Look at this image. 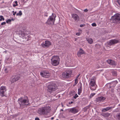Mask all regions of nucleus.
I'll return each instance as SVG.
<instances>
[{
    "label": "nucleus",
    "mask_w": 120,
    "mask_h": 120,
    "mask_svg": "<svg viewBox=\"0 0 120 120\" xmlns=\"http://www.w3.org/2000/svg\"><path fill=\"white\" fill-rule=\"evenodd\" d=\"M18 102L20 106L27 105L29 104V100L26 96L19 98L18 100Z\"/></svg>",
    "instance_id": "nucleus-1"
},
{
    "label": "nucleus",
    "mask_w": 120,
    "mask_h": 120,
    "mask_svg": "<svg viewBox=\"0 0 120 120\" xmlns=\"http://www.w3.org/2000/svg\"><path fill=\"white\" fill-rule=\"evenodd\" d=\"M6 91H0V95L3 97L5 96L6 94L5 92Z\"/></svg>",
    "instance_id": "nucleus-24"
},
{
    "label": "nucleus",
    "mask_w": 120,
    "mask_h": 120,
    "mask_svg": "<svg viewBox=\"0 0 120 120\" xmlns=\"http://www.w3.org/2000/svg\"><path fill=\"white\" fill-rule=\"evenodd\" d=\"M6 24V22H3L1 23V25H4Z\"/></svg>",
    "instance_id": "nucleus-38"
},
{
    "label": "nucleus",
    "mask_w": 120,
    "mask_h": 120,
    "mask_svg": "<svg viewBox=\"0 0 120 120\" xmlns=\"http://www.w3.org/2000/svg\"><path fill=\"white\" fill-rule=\"evenodd\" d=\"M72 71L69 70L63 72L60 75V77L62 78H67L70 77L72 73Z\"/></svg>",
    "instance_id": "nucleus-5"
},
{
    "label": "nucleus",
    "mask_w": 120,
    "mask_h": 120,
    "mask_svg": "<svg viewBox=\"0 0 120 120\" xmlns=\"http://www.w3.org/2000/svg\"><path fill=\"white\" fill-rule=\"evenodd\" d=\"M84 53V50L80 48L79 51L77 52V55L78 57H80L81 55L83 54Z\"/></svg>",
    "instance_id": "nucleus-17"
},
{
    "label": "nucleus",
    "mask_w": 120,
    "mask_h": 120,
    "mask_svg": "<svg viewBox=\"0 0 120 120\" xmlns=\"http://www.w3.org/2000/svg\"><path fill=\"white\" fill-rule=\"evenodd\" d=\"M78 79H75V82L74 84L73 85V86H75L76 84L78 82Z\"/></svg>",
    "instance_id": "nucleus-29"
},
{
    "label": "nucleus",
    "mask_w": 120,
    "mask_h": 120,
    "mask_svg": "<svg viewBox=\"0 0 120 120\" xmlns=\"http://www.w3.org/2000/svg\"><path fill=\"white\" fill-rule=\"evenodd\" d=\"M68 111L69 112L74 114L77 113L78 112V110L75 107H74L69 109H68Z\"/></svg>",
    "instance_id": "nucleus-13"
},
{
    "label": "nucleus",
    "mask_w": 120,
    "mask_h": 120,
    "mask_svg": "<svg viewBox=\"0 0 120 120\" xmlns=\"http://www.w3.org/2000/svg\"><path fill=\"white\" fill-rule=\"evenodd\" d=\"M90 89L93 90H95L96 89V79L95 78L91 79L89 83Z\"/></svg>",
    "instance_id": "nucleus-6"
},
{
    "label": "nucleus",
    "mask_w": 120,
    "mask_h": 120,
    "mask_svg": "<svg viewBox=\"0 0 120 120\" xmlns=\"http://www.w3.org/2000/svg\"><path fill=\"white\" fill-rule=\"evenodd\" d=\"M116 116L119 120H120V113L117 114Z\"/></svg>",
    "instance_id": "nucleus-30"
},
{
    "label": "nucleus",
    "mask_w": 120,
    "mask_h": 120,
    "mask_svg": "<svg viewBox=\"0 0 120 120\" xmlns=\"http://www.w3.org/2000/svg\"><path fill=\"white\" fill-rule=\"evenodd\" d=\"M85 25V24H81L80 25V26L81 27H82L83 26H84Z\"/></svg>",
    "instance_id": "nucleus-43"
},
{
    "label": "nucleus",
    "mask_w": 120,
    "mask_h": 120,
    "mask_svg": "<svg viewBox=\"0 0 120 120\" xmlns=\"http://www.w3.org/2000/svg\"><path fill=\"white\" fill-rule=\"evenodd\" d=\"M111 20L113 23H120V14L117 13L114 15L112 17Z\"/></svg>",
    "instance_id": "nucleus-3"
},
{
    "label": "nucleus",
    "mask_w": 120,
    "mask_h": 120,
    "mask_svg": "<svg viewBox=\"0 0 120 120\" xmlns=\"http://www.w3.org/2000/svg\"><path fill=\"white\" fill-rule=\"evenodd\" d=\"M117 2L120 6V0H118L117 1Z\"/></svg>",
    "instance_id": "nucleus-41"
},
{
    "label": "nucleus",
    "mask_w": 120,
    "mask_h": 120,
    "mask_svg": "<svg viewBox=\"0 0 120 120\" xmlns=\"http://www.w3.org/2000/svg\"><path fill=\"white\" fill-rule=\"evenodd\" d=\"M15 3L16 4V5H18L17 1H15Z\"/></svg>",
    "instance_id": "nucleus-44"
},
{
    "label": "nucleus",
    "mask_w": 120,
    "mask_h": 120,
    "mask_svg": "<svg viewBox=\"0 0 120 120\" xmlns=\"http://www.w3.org/2000/svg\"><path fill=\"white\" fill-rule=\"evenodd\" d=\"M78 97V96L77 95V94H76L74 96V98L76 99L77 97Z\"/></svg>",
    "instance_id": "nucleus-34"
},
{
    "label": "nucleus",
    "mask_w": 120,
    "mask_h": 120,
    "mask_svg": "<svg viewBox=\"0 0 120 120\" xmlns=\"http://www.w3.org/2000/svg\"><path fill=\"white\" fill-rule=\"evenodd\" d=\"M76 34L77 35L79 36L80 34L79 33H76Z\"/></svg>",
    "instance_id": "nucleus-40"
},
{
    "label": "nucleus",
    "mask_w": 120,
    "mask_h": 120,
    "mask_svg": "<svg viewBox=\"0 0 120 120\" xmlns=\"http://www.w3.org/2000/svg\"><path fill=\"white\" fill-rule=\"evenodd\" d=\"M20 78L17 76H13L11 79V81L12 83H14L20 79Z\"/></svg>",
    "instance_id": "nucleus-12"
},
{
    "label": "nucleus",
    "mask_w": 120,
    "mask_h": 120,
    "mask_svg": "<svg viewBox=\"0 0 120 120\" xmlns=\"http://www.w3.org/2000/svg\"><path fill=\"white\" fill-rule=\"evenodd\" d=\"M114 106L112 107H109L106 108L102 109V112H105L108 110L114 108Z\"/></svg>",
    "instance_id": "nucleus-18"
},
{
    "label": "nucleus",
    "mask_w": 120,
    "mask_h": 120,
    "mask_svg": "<svg viewBox=\"0 0 120 120\" xmlns=\"http://www.w3.org/2000/svg\"><path fill=\"white\" fill-rule=\"evenodd\" d=\"M70 120H73V119H70Z\"/></svg>",
    "instance_id": "nucleus-55"
},
{
    "label": "nucleus",
    "mask_w": 120,
    "mask_h": 120,
    "mask_svg": "<svg viewBox=\"0 0 120 120\" xmlns=\"http://www.w3.org/2000/svg\"><path fill=\"white\" fill-rule=\"evenodd\" d=\"M51 44V42L48 41H45V42L42 43L41 44L42 46L44 47H48Z\"/></svg>",
    "instance_id": "nucleus-11"
},
{
    "label": "nucleus",
    "mask_w": 120,
    "mask_h": 120,
    "mask_svg": "<svg viewBox=\"0 0 120 120\" xmlns=\"http://www.w3.org/2000/svg\"><path fill=\"white\" fill-rule=\"evenodd\" d=\"M111 73H112V75L113 76H117V73L116 71L113 70H112L111 71Z\"/></svg>",
    "instance_id": "nucleus-25"
},
{
    "label": "nucleus",
    "mask_w": 120,
    "mask_h": 120,
    "mask_svg": "<svg viewBox=\"0 0 120 120\" xmlns=\"http://www.w3.org/2000/svg\"><path fill=\"white\" fill-rule=\"evenodd\" d=\"M61 105H62V107L64 106L63 105L62 103H61Z\"/></svg>",
    "instance_id": "nucleus-49"
},
{
    "label": "nucleus",
    "mask_w": 120,
    "mask_h": 120,
    "mask_svg": "<svg viewBox=\"0 0 120 120\" xmlns=\"http://www.w3.org/2000/svg\"><path fill=\"white\" fill-rule=\"evenodd\" d=\"M47 14H48L47 13L45 12L44 13V15L45 16L47 17L48 16Z\"/></svg>",
    "instance_id": "nucleus-39"
},
{
    "label": "nucleus",
    "mask_w": 120,
    "mask_h": 120,
    "mask_svg": "<svg viewBox=\"0 0 120 120\" xmlns=\"http://www.w3.org/2000/svg\"><path fill=\"white\" fill-rule=\"evenodd\" d=\"M12 20H13V19H12Z\"/></svg>",
    "instance_id": "nucleus-56"
},
{
    "label": "nucleus",
    "mask_w": 120,
    "mask_h": 120,
    "mask_svg": "<svg viewBox=\"0 0 120 120\" xmlns=\"http://www.w3.org/2000/svg\"><path fill=\"white\" fill-rule=\"evenodd\" d=\"M52 64L54 66H56L59 64V57L58 56H53L51 59Z\"/></svg>",
    "instance_id": "nucleus-7"
},
{
    "label": "nucleus",
    "mask_w": 120,
    "mask_h": 120,
    "mask_svg": "<svg viewBox=\"0 0 120 120\" xmlns=\"http://www.w3.org/2000/svg\"><path fill=\"white\" fill-rule=\"evenodd\" d=\"M88 11V10L87 9H85L84 11L85 12H87Z\"/></svg>",
    "instance_id": "nucleus-47"
},
{
    "label": "nucleus",
    "mask_w": 120,
    "mask_h": 120,
    "mask_svg": "<svg viewBox=\"0 0 120 120\" xmlns=\"http://www.w3.org/2000/svg\"><path fill=\"white\" fill-rule=\"evenodd\" d=\"M80 86L79 88H78V94L79 95H80V93H81L82 92V87L81 83Z\"/></svg>",
    "instance_id": "nucleus-22"
},
{
    "label": "nucleus",
    "mask_w": 120,
    "mask_h": 120,
    "mask_svg": "<svg viewBox=\"0 0 120 120\" xmlns=\"http://www.w3.org/2000/svg\"><path fill=\"white\" fill-rule=\"evenodd\" d=\"M56 16V15L55 14L52 13V15L49 17L46 22V24L47 25H49L50 26L53 25Z\"/></svg>",
    "instance_id": "nucleus-2"
},
{
    "label": "nucleus",
    "mask_w": 120,
    "mask_h": 120,
    "mask_svg": "<svg viewBox=\"0 0 120 120\" xmlns=\"http://www.w3.org/2000/svg\"><path fill=\"white\" fill-rule=\"evenodd\" d=\"M9 60L10 62H8V63H10L11 61V59H7V60L6 61L7 62Z\"/></svg>",
    "instance_id": "nucleus-36"
},
{
    "label": "nucleus",
    "mask_w": 120,
    "mask_h": 120,
    "mask_svg": "<svg viewBox=\"0 0 120 120\" xmlns=\"http://www.w3.org/2000/svg\"><path fill=\"white\" fill-rule=\"evenodd\" d=\"M95 94V93L91 94L90 96L91 97H92L93 96H94Z\"/></svg>",
    "instance_id": "nucleus-42"
},
{
    "label": "nucleus",
    "mask_w": 120,
    "mask_h": 120,
    "mask_svg": "<svg viewBox=\"0 0 120 120\" xmlns=\"http://www.w3.org/2000/svg\"><path fill=\"white\" fill-rule=\"evenodd\" d=\"M72 17L75 20L76 22H77L79 20V18L78 15L75 14H73L71 15Z\"/></svg>",
    "instance_id": "nucleus-14"
},
{
    "label": "nucleus",
    "mask_w": 120,
    "mask_h": 120,
    "mask_svg": "<svg viewBox=\"0 0 120 120\" xmlns=\"http://www.w3.org/2000/svg\"><path fill=\"white\" fill-rule=\"evenodd\" d=\"M58 120V119H57V120Z\"/></svg>",
    "instance_id": "nucleus-57"
},
{
    "label": "nucleus",
    "mask_w": 120,
    "mask_h": 120,
    "mask_svg": "<svg viewBox=\"0 0 120 120\" xmlns=\"http://www.w3.org/2000/svg\"><path fill=\"white\" fill-rule=\"evenodd\" d=\"M22 15V12L21 11H19V13H17L16 15L17 16H21Z\"/></svg>",
    "instance_id": "nucleus-28"
},
{
    "label": "nucleus",
    "mask_w": 120,
    "mask_h": 120,
    "mask_svg": "<svg viewBox=\"0 0 120 120\" xmlns=\"http://www.w3.org/2000/svg\"><path fill=\"white\" fill-rule=\"evenodd\" d=\"M38 113L41 115H44L42 107H41L38 109Z\"/></svg>",
    "instance_id": "nucleus-20"
},
{
    "label": "nucleus",
    "mask_w": 120,
    "mask_h": 120,
    "mask_svg": "<svg viewBox=\"0 0 120 120\" xmlns=\"http://www.w3.org/2000/svg\"><path fill=\"white\" fill-rule=\"evenodd\" d=\"M11 20L10 19H8L6 21V23H8L9 22H11Z\"/></svg>",
    "instance_id": "nucleus-33"
},
{
    "label": "nucleus",
    "mask_w": 120,
    "mask_h": 120,
    "mask_svg": "<svg viewBox=\"0 0 120 120\" xmlns=\"http://www.w3.org/2000/svg\"><path fill=\"white\" fill-rule=\"evenodd\" d=\"M25 1V0H23V2H24Z\"/></svg>",
    "instance_id": "nucleus-54"
},
{
    "label": "nucleus",
    "mask_w": 120,
    "mask_h": 120,
    "mask_svg": "<svg viewBox=\"0 0 120 120\" xmlns=\"http://www.w3.org/2000/svg\"><path fill=\"white\" fill-rule=\"evenodd\" d=\"M57 86L55 83H52L48 86L47 90L50 94H51L57 89Z\"/></svg>",
    "instance_id": "nucleus-4"
},
{
    "label": "nucleus",
    "mask_w": 120,
    "mask_h": 120,
    "mask_svg": "<svg viewBox=\"0 0 120 120\" xmlns=\"http://www.w3.org/2000/svg\"><path fill=\"white\" fill-rule=\"evenodd\" d=\"M117 83V81H115L114 82H112V83L111 84V85H112V84H114L115 83V84H116Z\"/></svg>",
    "instance_id": "nucleus-32"
},
{
    "label": "nucleus",
    "mask_w": 120,
    "mask_h": 120,
    "mask_svg": "<svg viewBox=\"0 0 120 120\" xmlns=\"http://www.w3.org/2000/svg\"><path fill=\"white\" fill-rule=\"evenodd\" d=\"M105 99V98L103 96L100 97L96 98V102H100L101 101H103Z\"/></svg>",
    "instance_id": "nucleus-15"
},
{
    "label": "nucleus",
    "mask_w": 120,
    "mask_h": 120,
    "mask_svg": "<svg viewBox=\"0 0 120 120\" xmlns=\"http://www.w3.org/2000/svg\"><path fill=\"white\" fill-rule=\"evenodd\" d=\"M60 111H63V109H61L60 110Z\"/></svg>",
    "instance_id": "nucleus-51"
},
{
    "label": "nucleus",
    "mask_w": 120,
    "mask_h": 120,
    "mask_svg": "<svg viewBox=\"0 0 120 120\" xmlns=\"http://www.w3.org/2000/svg\"><path fill=\"white\" fill-rule=\"evenodd\" d=\"M40 74L42 76L45 78H49L50 77V73L47 71H43L41 72Z\"/></svg>",
    "instance_id": "nucleus-9"
},
{
    "label": "nucleus",
    "mask_w": 120,
    "mask_h": 120,
    "mask_svg": "<svg viewBox=\"0 0 120 120\" xmlns=\"http://www.w3.org/2000/svg\"><path fill=\"white\" fill-rule=\"evenodd\" d=\"M119 42V41L118 40L116 39H112L109 41L108 44L109 45H111L115 44Z\"/></svg>",
    "instance_id": "nucleus-10"
},
{
    "label": "nucleus",
    "mask_w": 120,
    "mask_h": 120,
    "mask_svg": "<svg viewBox=\"0 0 120 120\" xmlns=\"http://www.w3.org/2000/svg\"><path fill=\"white\" fill-rule=\"evenodd\" d=\"M0 91H6V87L4 86H1L0 88Z\"/></svg>",
    "instance_id": "nucleus-26"
},
{
    "label": "nucleus",
    "mask_w": 120,
    "mask_h": 120,
    "mask_svg": "<svg viewBox=\"0 0 120 120\" xmlns=\"http://www.w3.org/2000/svg\"><path fill=\"white\" fill-rule=\"evenodd\" d=\"M73 103V102L72 101H71V102L70 103H69V104H72Z\"/></svg>",
    "instance_id": "nucleus-50"
},
{
    "label": "nucleus",
    "mask_w": 120,
    "mask_h": 120,
    "mask_svg": "<svg viewBox=\"0 0 120 120\" xmlns=\"http://www.w3.org/2000/svg\"><path fill=\"white\" fill-rule=\"evenodd\" d=\"M107 62L110 65H116L114 61L111 60H107Z\"/></svg>",
    "instance_id": "nucleus-19"
},
{
    "label": "nucleus",
    "mask_w": 120,
    "mask_h": 120,
    "mask_svg": "<svg viewBox=\"0 0 120 120\" xmlns=\"http://www.w3.org/2000/svg\"><path fill=\"white\" fill-rule=\"evenodd\" d=\"M86 40L90 44H91L93 42V40L91 38H86Z\"/></svg>",
    "instance_id": "nucleus-23"
},
{
    "label": "nucleus",
    "mask_w": 120,
    "mask_h": 120,
    "mask_svg": "<svg viewBox=\"0 0 120 120\" xmlns=\"http://www.w3.org/2000/svg\"><path fill=\"white\" fill-rule=\"evenodd\" d=\"M111 91H112V92H113V90H111Z\"/></svg>",
    "instance_id": "nucleus-52"
},
{
    "label": "nucleus",
    "mask_w": 120,
    "mask_h": 120,
    "mask_svg": "<svg viewBox=\"0 0 120 120\" xmlns=\"http://www.w3.org/2000/svg\"><path fill=\"white\" fill-rule=\"evenodd\" d=\"M26 31L24 30H20L19 34L20 37H23L26 35Z\"/></svg>",
    "instance_id": "nucleus-16"
},
{
    "label": "nucleus",
    "mask_w": 120,
    "mask_h": 120,
    "mask_svg": "<svg viewBox=\"0 0 120 120\" xmlns=\"http://www.w3.org/2000/svg\"><path fill=\"white\" fill-rule=\"evenodd\" d=\"M80 75V74H79V75L77 76L76 77V79H78V78L79 76V75Z\"/></svg>",
    "instance_id": "nucleus-45"
},
{
    "label": "nucleus",
    "mask_w": 120,
    "mask_h": 120,
    "mask_svg": "<svg viewBox=\"0 0 120 120\" xmlns=\"http://www.w3.org/2000/svg\"><path fill=\"white\" fill-rule=\"evenodd\" d=\"M43 110L44 112V115H48V113H49L51 110L50 107L49 106H45L42 107Z\"/></svg>",
    "instance_id": "nucleus-8"
},
{
    "label": "nucleus",
    "mask_w": 120,
    "mask_h": 120,
    "mask_svg": "<svg viewBox=\"0 0 120 120\" xmlns=\"http://www.w3.org/2000/svg\"><path fill=\"white\" fill-rule=\"evenodd\" d=\"M17 6V5H16V4H13V6L14 7H15V6Z\"/></svg>",
    "instance_id": "nucleus-48"
},
{
    "label": "nucleus",
    "mask_w": 120,
    "mask_h": 120,
    "mask_svg": "<svg viewBox=\"0 0 120 120\" xmlns=\"http://www.w3.org/2000/svg\"><path fill=\"white\" fill-rule=\"evenodd\" d=\"M53 118H54L53 117H52V118H51V119L52 120V119H53Z\"/></svg>",
    "instance_id": "nucleus-53"
},
{
    "label": "nucleus",
    "mask_w": 120,
    "mask_h": 120,
    "mask_svg": "<svg viewBox=\"0 0 120 120\" xmlns=\"http://www.w3.org/2000/svg\"><path fill=\"white\" fill-rule=\"evenodd\" d=\"M92 26H97V25L95 23H94L92 24Z\"/></svg>",
    "instance_id": "nucleus-35"
},
{
    "label": "nucleus",
    "mask_w": 120,
    "mask_h": 120,
    "mask_svg": "<svg viewBox=\"0 0 120 120\" xmlns=\"http://www.w3.org/2000/svg\"><path fill=\"white\" fill-rule=\"evenodd\" d=\"M12 12L13 13V15H15V14L16 13V12H14V11H12Z\"/></svg>",
    "instance_id": "nucleus-37"
},
{
    "label": "nucleus",
    "mask_w": 120,
    "mask_h": 120,
    "mask_svg": "<svg viewBox=\"0 0 120 120\" xmlns=\"http://www.w3.org/2000/svg\"><path fill=\"white\" fill-rule=\"evenodd\" d=\"M26 41H28L29 40H30L31 39V38L30 35H28L27 36H25L24 37Z\"/></svg>",
    "instance_id": "nucleus-27"
},
{
    "label": "nucleus",
    "mask_w": 120,
    "mask_h": 120,
    "mask_svg": "<svg viewBox=\"0 0 120 120\" xmlns=\"http://www.w3.org/2000/svg\"><path fill=\"white\" fill-rule=\"evenodd\" d=\"M35 120H40V119L38 118H35Z\"/></svg>",
    "instance_id": "nucleus-46"
},
{
    "label": "nucleus",
    "mask_w": 120,
    "mask_h": 120,
    "mask_svg": "<svg viewBox=\"0 0 120 120\" xmlns=\"http://www.w3.org/2000/svg\"><path fill=\"white\" fill-rule=\"evenodd\" d=\"M0 21H2V20L4 21L5 19L3 17V16L2 15H1L0 16Z\"/></svg>",
    "instance_id": "nucleus-31"
},
{
    "label": "nucleus",
    "mask_w": 120,
    "mask_h": 120,
    "mask_svg": "<svg viewBox=\"0 0 120 120\" xmlns=\"http://www.w3.org/2000/svg\"><path fill=\"white\" fill-rule=\"evenodd\" d=\"M110 113H109L108 112L105 113H102L101 114V115L102 116L105 117H108L110 116Z\"/></svg>",
    "instance_id": "nucleus-21"
}]
</instances>
